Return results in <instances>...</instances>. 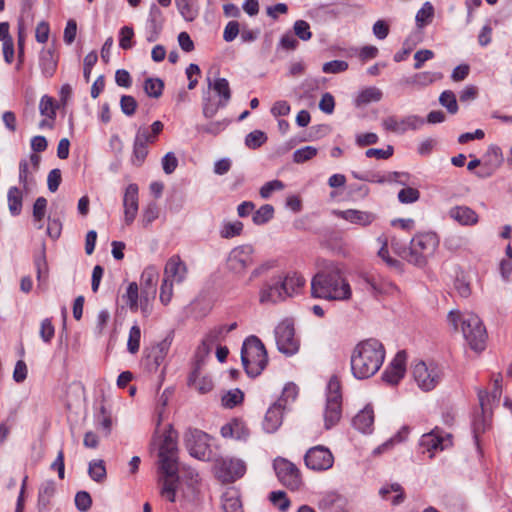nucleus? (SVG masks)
<instances>
[{"instance_id":"23","label":"nucleus","mask_w":512,"mask_h":512,"mask_svg":"<svg viewBox=\"0 0 512 512\" xmlns=\"http://www.w3.org/2000/svg\"><path fill=\"white\" fill-rule=\"evenodd\" d=\"M124 222L131 225L138 213V186L131 183L127 186L123 197Z\"/></svg>"},{"instance_id":"3","label":"nucleus","mask_w":512,"mask_h":512,"mask_svg":"<svg viewBox=\"0 0 512 512\" xmlns=\"http://www.w3.org/2000/svg\"><path fill=\"white\" fill-rule=\"evenodd\" d=\"M385 359L383 344L377 339L358 343L351 355V371L357 379H367L376 374Z\"/></svg>"},{"instance_id":"15","label":"nucleus","mask_w":512,"mask_h":512,"mask_svg":"<svg viewBox=\"0 0 512 512\" xmlns=\"http://www.w3.org/2000/svg\"><path fill=\"white\" fill-rule=\"evenodd\" d=\"M273 467L279 481L291 490H296L301 484L300 471L295 464L285 458L278 457Z\"/></svg>"},{"instance_id":"45","label":"nucleus","mask_w":512,"mask_h":512,"mask_svg":"<svg viewBox=\"0 0 512 512\" xmlns=\"http://www.w3.org/2000/svg\"><path fill=\"white\" fill-rule=\"evenodd\" d=\"M145 93L152 98H159L164 89V82L160 78H147L143 85Z\"/></svg>"},{"instance_id":"33","label":"nucleus","mask_w":512,"mask_h":512,"mask_svg":"<svg viewBox=\"0 0 512 512\" xmlns=\"http://www.w3.org/2000/svg\"><path fill=\"white\" fill-rule=\"evenodd\" d=\"M374 423V412L369 406L361 410L354 418V427L362 433H370Z\"/></svg>"},{"instance_id":"46","label":"nucleus","mask_w":512,"mask_h":512,"mask_svg":"<svg viewBox=\"0 0 512 512\" xmlns=\"http://www.w3.org/2000/svg\"><path fill=\"white\" fill-rule=\"evenodd\" d=\"M274 217V207L270 204L262 205L252 216L255 225H264Z\"/></svg>"},{"instance_id":"61","label":"nucleus","mask_w":512,"mask_h":512,"mask_svg":"<svg viewBox=\"0 0 512 512\" xmlns=\"http://www.w3.org/2000/svg\"><path fill=\"white\" fill-rule=\"evenodd\" d=\"M242 231H243V223L240 221H234V222L226 223L223 226V228L220 232V235L222 238L229 239V238L239 236L242 233Z\"/></svg>"},{"instance_id":"34","label":"nucleus","mask_w":512,"mask_h":512,"mask_svg":"<svg viewBox=\"0 0 512 512\" xmlns=\"http://www.w3.org/2000/svg\"><path fill=\"white\" fill-rule=\"evenodd\" d=\"M163 127L164 125L161 121H155L149 128L144 126L139 127L135 137L147 145L152 144L162 132Z\"/></svg>"},{"instance_id":"50","label":"nucleus","mask_w":512,"mask_h":512,"mask_svg":"<svg viewBox=\"0 0 512 512\" xmlns=\"http://www.w3.org/2000/svg\"><path fill=\"white\" fill-rule=\"evenodd\" d=\"M392 492L397 493V495L392 499L393 505H398L404 501V492L401 485L398 483L383 486L380 489L379 494L381 495L382 498L388 499V495Z\"/></svg>"},{"instance_id":"57","label":"nucleus","mask_w":512,"mask_h":512,"mask_svg":"<svg viewBox=\"0 0 512 512\" xmlns=\"http://www.w3.org/2000/svg\"><path fill=\"white\" fill-rule=\"evenodd\" d=\"M439 102L451 114H455L458 111V104H457L456 96L450 90H446L441 93V95L439 97Z\"/></svg>"},{"instance_id":"25","label":"nucleus","mask_w":512,"mask_h":512,"mask_svg":"<svg viewBox=\"0 0 512 512\" xmlns=\"http://www.w3.org/2000/svg\"><path fill=\"white\" fill-rule=\"evenodd\" d=\"M333 213L338 218L362 227L370 225L376 219V215L374 213L357 209L335 210Z\"/></svg>"},{"instance_id":"27","label":"nucleus","mask_w":512,"mask_h":512,"mask_svg":"<svg viewBox=\"0 0 512 512\" xmlns=\"http://www.w3.org/2000/svg\"><path fill=\"white\" fill-rule=\"evenodd\" d=\"M502 394V388L499 379H495L494 387L491 392L479 390V404L484 415L491 413L492 407L498 405Z\"/></svg>"},{"instance_id":"42","label":"nucleus","mask_w":512,"mask_h":512,"mask_svg":"<svg viewBox=\"0 0 512 512\" xmlns=\"http://www.w3.org/2000/svg\"><path fill=\"white\" fill-rule=\"evenodd\" d=\"M176 6L186 21H193L198 15L195 0H175Z\"/></svg>"},{"instance_id":"51","label":"nucleus","mask_w":512,"mask_h":512,"mask_svg":"<svg viewBox=\"0 0 512 512\" xmlns=\"http://www.w3.org/2000/svg\"><path fill=\"white\" fill-rule=\"evenodd\" d=\"M148 155V145L135 137L133 144L132 163L141 166Z\"/></svg>"},{"instance_id":"40","label":"nucleus","mask_w":512,"mask_h":512,"mask_svg":"<svg viewBox=\"0 0 512 512\" xmlns=\"http://www.w3.org/2000/svg\"><path fill=\"white\" fill-rule=\"evenodd\" d=\"M222 507L224 512H244L236 491H229L223 495Z\"/></svg>"},{"instance_id":"26","label":"nucleus","mask_w":512,"mask_h":512,"mask_svg":"<svg viewBox=\"0 0 512 512\" xmlns=\"http://www.w3.org/2000/svg\"><path fill=\"white\" fill-rule=\"evenodd\" d=\"M284 409V404L281 402H275L268 408L262 424L265 432L274 433L279 429L282 425Z\"/></svg>"},{"instance_id":"6","label":"nucleus","mask_w":512,"mask_h":512,"mask_svg":"<svg viewBox=\"0 0 512 512\" xmlns=\"http://www.w3.org/2000/svg\"><path fill=\"white\" fill-rule=\"evenodd\" d=\"M438 245L439 239L435 233H419L411 239L409 248L404 249L400 256L408 263L422 267Z\"/></svg>"},{"instance_id":"54","label":"nucleus","mask_w":512,"mask_h":512,"mask_svg":"<svg viewBox=\"0 0 512 512\" xmlns=\"http://www.w3.org/2000/svg\"><path fill=\"white\" fill-rule=\"evenodd\" d=\"M47 200L44 197H38L33 205V220L37 223V228L43 227L42 221L46 214Z\"/></svg>"},{"instance_id":"17","label":"nucleus","mask_w":512,"mask_h":512,"mask_svg":"<svg viewBox=\"0 0 512 512\" xmlns=\"http://www.w3.org/2000/svg\"><path fill=\"white\" fill-rule=\"evenodd\" d=\"M185 445L191 456L204 460L209 457V435L198 429H189L185 434Z\"/></svg>"},{"instance_id":"32","label":"nucleus","mask_w":512,"mask_h":512,"mask_svg":"<svg viewBox=\"0 0 512 512\" xmlns=\"http://www.w3.org/2000/svg\"><path fill=\"white\" fill-rule=\"evenodd\" d=\"M208 91L213 90L219 97L220 105H227L231 99V89L226 78H216L211 80L207 78Z\"/></svg>"},{"instance_id":"59","label":"nucleus","mask_w":512,"mask_h":512,"mask_svg":"<svg viewBox=\"0 0 512 512\" xmlns=\"http://www.w3.org/2000/svg\"><path fill=\"white\" fill-rule=\"evenodd\" d=\"M267 140V136L263 131L254 130L245 138V145L250 149H256L262 146Z\"/></svg>"},{"instance_id":"19","label":"nucleus","mask_w":512,"mask_h":512,"mask_svg":"<svg viewBox=\"0 0 512 512\" xmlns=\"http://www.w3.org/2000/svg\"><path fill=\"white\" fill-rule=\"evenodd\" d=\"M172 344V336L167 335L163 340L147 349L145 365L150 372H156L164 363Z\"/></svg>"},{"instance_id":"52","label":"nucleus","mask_w":512,"mask_h":512,"mask_svg":"<svg viewBox=\"0 0 512 512\" xmlns=\"http://www.w3.org/2000/svg\"><path fill=\"white\" fill-rule=\"evenodd\" d=\"M39 110L42 116L55 120L56 117V105L52 97L44 95L40 99Z\"/></svg>"},{"instance_id":"36","label":"nucleus","mask_w":512,"mask_h":512,"mask_svg":"<svg viewBox=\"0 0 512 512\" xmlns=\"http://www.w3.org/2000/svg\"><path fill=\"white\" fill-rule=\"evenodd\" d=\"M158 278L159 272L155 266L146 267L140 277V291L156 293Z\"/></svg>"},{"instance_id":"10","label":"nucleus","mask_w":512,"mask_h":512,"mask_svg":"<svg viewBox=\"0 0 512 512\" xmlns=\"http://www.w3.org/2000/svg\"><path fill=\"white\" fill-rule=\"evenodd\" d=\"M452 445V435L438 427L423 434L419 442L421 452L428 453L429 458H433L436 452L448 449Z\"/></svg>"},{"instance_id":"58","label":"nucleus","mask_w":512,"mask_h":512,"mask_svg":"<svg viewBox=\"0 0 512 512\" xmlns=\"http://www.w3.org/2000/svg\"><path fill=\"white\" fill-rule=\"evenodd\" d=\"M159 216V208L156 203H149L142 212L141 224L143 227H148Z\"/></svg>"},{"instance_id":"41","label":"nucleus","mask_w":512,"mask_h":512,"mask_svg":"<svg viewBox=\"0 0 512 512\" xmlns=\"http://www.w3.org/2000/svg\"><path fill=\"white\" fill-rule=\"evenodd\" d=\"M226 106L227 105H220L219 100L216 101L212 99L209 91L203 94L202 112L205 118L214 117L219 109L224 108Z\"/></svg>"},{"instance_id":"38","label":"nucleus","mask_w":512,"mask_h":512,"mask_svg":"<svg viewBox=\"0 0 512 512\" xmlns=\"http://www.w3.org/2000/svg\"><path fill=\"white\" fill-rule=\"evenodd\" d=\"M56 491V485L53 480H47L43 482L39 488L38 493V508L39 512L46 509L50 503L51 498L54 496Z\"/></svg>"},{"instance_id":"63","label":"nucleus","mask_w":512,"mask_h":512,"mask_svg":"<svg viewBox=\"0 0 512 512\" xmlns=\"http://www.w3.org/2000/svg\"><path fill=\"white\" fill-rule=\"evenodd\" d=\"M285 188V185L280 180H272L269 182H266L259 190V194L261 198L268 199L273 192L275 191H281Z\"/></svg>"},{"instance_id":"60","label":"nucleus","mask_w":512,"mask_h":512,"mask_svg":"<svg viewBox=\"0 0 512 512\" xmlns=\"http://www.w3.org/2000/svg\"><path fill=\"white\" fill-rule=\"evenodd\" d=\"M244 399V394L240 389H233L228 391L222 397V404L226 408H233L240 404Z\"/></svg>"},{"instance_id":"47","label":"nucleus","mask_w":512,"mask_h":512,"mask_svg":"<svg viewBox=\"0 0 512 512\" xmlns=\"http://www.w3.org/2000/svg\"><path fill=\"white\" fill-rule=\"evenodd\" d=\"M434 16V7L430 2H425L420 10H418L415 20L417 27L422 28L431 23Z\"/></svg>"},{"instance_id":"30","label":"nucleus","mask_w":512,"mask_h":512,"mask_svg":"<svg viewBox=\"0 0 512 512\" xmlns=\"http://www.w3.org/2000/svg\"><path fill=\"white\" fill-rule=\"evenodd\" d=\"M57 63L58 59L54 48H43L40 51L39 66L44 77L49 78L54 75L57 69Z\"/></svg>"},{"instance_id":"18","label":"nucleus","mask_w":512,"mask_h":512,"mask_svg":"<svg viewBox=\"0 0 512 512\" xmlns=\"http://www.w3.org/2000/svg\"><path fill=\"white\" fill-rule=\"evenodd\" d=\"M285 288L278 275H273L265 281L259 291V302L263 305L276 304L287 299Z\"/></svg>"},{"instance_id":"22","label":"nucleus","mask_w":512,"mask_h":512,"mask_svg":"<svg viewBox=\"0 0 512 512\" xmlns=\"http://www.w3.org/2000/svg\"><path fill=\"white\" fill-rule=\"evenodd\" d=\"M407 355L405 351H399L389 366L382 374L383 381L396 385L404 377L406 371Z\"/></svg>"},{"instance_id":"37","label":"nucleus","mask_w":512,"mask_h":512,"mask_svg":"<svg viewBox=\"0 0 512 512\" xmlns=\"http://www.w3.org/2000/svg\"><path fill=\"white\" fill-rule=\"evenodd\" d=\"M8 209L12 216L21 214L23 206V192L16 186L10 187L7 193Z\"/></svg>"},{"instance_id":"28","label":"nucleus","mask_w":512,"mask_h":512,"mask_svg":"<svg viewBox=\"0 0 512 512\" xmlns=\"http://www.w3.org/2000/svg\"><path fill=\"white\" fill-rule=\"evenodd\" d=\"M277 275L281 280L283 288H285V295L287 298L298 294L306 282L305 278L301 274L294 271L279 273Z\"/></svg>"},{"instance_id":"48","label":"nucleus","mask_w":512,"mask_h":512,"mask_svg":"<svg viewBox=\"0 0 512 512\" xmlns=\"http://www.w3.org/2000/svg\"><path fill=\"white\" fill-rule=\"evenodd\" d=\"M318 153V149L314 146H305L294 151L292 155L293 162L303 164L313 159Z\"/></svg>"},{"instance_id":"62","label":"nucleus","mask_w":512,"mask_h":512,"mask_svg":"<svg viewBox=\"0 0 512 512\" xmlns=\"http://www.w3.org/2000/svg\"><path fill=\"white\" fill-rule=\"evenodd\" d=\"M420 192L416 188L406 187L398 192V200L402 204H411L418 201Z\"/></svg>"},{"instance_id":"31","label":"nucleus","mask_w":512,"mask_h":512,"mask_svg":"<svg viewBox=\"0 0 512 512\" xmlns=\"http://www.w3.org/2000/svg\"><path fill=\"white\" fill-rule=\"evenodd\" d=\"M221 435L224 438L245 440L249 436V430L241 420L234 419L221 427Z\"/></svg>"},{"instance_id":"16","label":"nucleus","mask_w":512,"mask_h":512,"mask_svg":"<svg viewBox=\"0 0 512 512\" xmlns=\"http://www.w3.org/2000/svg\"><path fill=\"white\" fill-rule=\"evenodd\" d=\"M425 123V120L418 115H408L403 118L391 115L385 117L381 125L384 130L395 134H404L408 130H418Z\"/></svg>"},{"instance_id":"44","label":"nucleus","mask_w":512,"mask_h":512,"mask_svg":"<svg viewBox=\"0 0 512 512\" xmlns=\"http://www.w3.org/2000/svg\"><path fill=\"white\" fill-rule=\"evenodd\" d=\"M441 76L437 73L432 72H420L416 73L410 78L405 80L406 84L416 85V86H427L433 83L435 80L439 79Z\"/></svg>"},{"instance_id":"9","label":"nucleus","mask_w":512,"mask_h":512,"mask_svg":"<svg viewBox=\"0 0 512 512\" xmlns=\"http://www.w3.org/2000/svg\"><path fill=\"white\" fill-rule=\"evenodd\" d=\"M412 374L418 387L423 391L433 390L442 378L441 370L437 365H427L424 361L414 364Z\"/></svg>"},{"instance_id":"20","label":"nucleus","mask_w":512,"mask_h":512,"mask_svg":"<svg viewBox=\"0 0 512 512\" xmlns=\"http://www.w3.org/2000/svg\"><path fill=\"white\" fill-rule=\"evenodd\" d=\"M503 163V154L501 149L496 145L488 147L482 158V168L476 172L480 178H487L493 175Z\"/></svg>"},{"instance_id":"11","label":"nucleus","mask_w":512,"mask_h":512,"mask_svg":"<svg viewBox=\"0 0 512 512\" xmlns=\"http://www.w3.org/2000/svg\"><path fill=\"white\" fill-rule=\"evenodd\" d=\"M214 472L221 482L230 483L245 474L246 465L240 459L221 457L215 461Z\"/></svg>"},{"instance_id":"53","label":"nucleus","mask_w":512,"mask_h":512,"mask_svg":"<svg viewBox=\"0 0 512 512\" xmlns=\"http://www.w3.org/2000/svg\"><path fill=\"white\" fill-rule=\"evenodd\" d=\"M155 292L140 291L138 300V309L141 310L144 317H148L152 312V302L155 299Z\"/></svg>"},{"instance_id":"24","label":"nucleus","mask_w":512,"mask_h":512,"mask_svg":"<svg viewBox=\"0 0 512 512\" xmlns=\"http://www.w3.org/2000/svg\"><path fill=\"white\" fill-rule=\"evenodd\" d=\"M188 274V268L180 256L173 255L170 257L164 268V279L176 282L178 284L184 282Z\"/></svg>"},{"instance_id":"43","label":"nucleus","mask_w":512,"mask_h":512,"mask_svg":"<svg viewBox=\"0 0 512 512\" xmlns=\"http://www.w3.org/2000/svg\"><path fill=\"white\" fill-rule=\"evenodd\" d=\"M139 298V286L136 282H131L126 289V293L123 295V299L132 312L138 311Z\"/></svg>"},{"instance_id":"7","label":"nucleus","mask_w":512,"mask_h":512,"mask_svg":"<svg viewBox=\"0 0 512 512\" xmlns=\"http://www.w3.org/2000/svg\"><path fill=\"white\" fill-rule=\"evenodd\" d=\"M342 416L341 386L337 377H331L327 385V397L324 410V426L329 430L334 427Z\"/></svg>"},{"instance_id":"55","label":"nucleus","mask_w":512,"mask_h":512,"mask_svg":"<svg viewBox=\"0 0 512 512\" xmlns=\"http://www.w3.org/2000/svg\"><path fill=\"white\" fill-rule=\"evenodd\" d=\"M140 340H141V329L139 325L135 324L130 328L128 341H127V350L131 354H136L140 348Z\"/></svg>"},{"instance_id":"35","label":"nucleus","mask_w":512,"mask_h":512,"mask_svg":"<svg viewBox=\"0 0 512 512\" xmlns=\"http://www.w3.org/2000/svg\"><path fill=\"white\" fill-rule=\"evenodd\" d=\"M383 97V92L381 89L375 86H369L364 89H362L356 99H355V105L357 107H362L365 105H368L372 102H379Z\"/></svg>"},{"instance_id":"13","label":"nucleus","mask_w":512,"mask_h":512,"mask_svg":"<svg viewBox=\"0 0 512 512\" xmlns=\"http://www.w3.org/2000/svg\"><path fill=\"white\" fill-rule=\"evenodd\" d=\"M304 462L308 469L313 471H326L332 468L334 456L329 448L317 445L307 450Z\"/></svg>"},{"instance_id":"49","label":"nucleus","mask_w":512,"mask_h":512,"mask_svg":"<svg viewBox=\"0 0 512 512\" xmlns=\"http://www.w3.org/2000/svg\"><path fill=\"white\" fill-rule=\"evenodd\" d=\"M89 476L96 482H103L106 479V468L103 460H93L89 463Z\"/></svg>"},{"instance_id":"2","label":"nucleus","mask_w":512,"mask_h":512,"mask_svg":"<svg viewBox=\"0 0 512 512\" xmlns=\"http://www.w3.org/2000/svg\"><path fill=\"white\" fill-rule=\"evenodd\" d=\"M311 293L315 298L344 301L352 295L351 287L336 264H329L319 271L311 281Z\"/></svg>"},{"instance_id":"5","label":"nucleus","mask_w":512,"mask_h":512,"mask_svg":"<svg viewBox=\"0 0 512 512\" xmlns=\"http://www.w3.org/2000/svg\"><path fill=\"white\" fill-rule=\"evenodd\" d=\"M241 361L245 372L250 377H257L268 363V355L262 341L257 336H249L241 348Z\"/></svg>"},{"instance_id":"21","label":"nucleus","mask_w":512,"mask_h":512,"mask_svg":"<svg viewBox=\"0 0 512 512\" xmlns=\"http://www.w3.org/2000/svg\"><path fill=\"white\" fill-rule=\"evenodd\" d=\"M41 157L32 153L29 160L23 159L19 163V182L25 192H29L34 185L33 173L39 168Z\"/></svg>"},{"instance_id":"1","label":"nucleus","mask_w":512,"mask_h":512,"mask_svg":"<svg viewBox=\"0 0 512 512\" xmlns=\"http://www.w3.org/2000/svg\"><path fill=\"white\" fill-rule=\"evenodd\" d=\"M159 443V465L160 470L165 474L162 480L161 495L170 502H175L178 483V449L176 435L171 426L165 427Z\"/></svg>"},{"instance_id":"12","label":"nucleus","mask_w":512,"mask_h":512,"mask_svg":"<svg viewBox=\"0 0 512 512\" xmlns=\"http://www.w3.org/2000/svg\"><path fill=\"white\" fill-rule=\"evenodd\" d=\"M275 341L278 350L288 356L299 349V341L295 337L294 326L289 320L280 322L275 328Z\"/></svg>"},{"instance_id":"4","label":"nucleus","mask_w":512,"mask_h":512,"mask_svg":"<svg viewBox=\"0 0 512 512\" xmlns=\"http://www.w3.org/2000/svg\"><path fill=\"white\" fill-rule=\"evenodd\" d=\"M447 319L455 330L458 328V322L461 323L463 336L471 349L484 350L487 333L481 319L476 314H461L459 311L452 310L448 313Z\"/></svg>"},{"instance_id":"29","label":"nucleus","mask_w":512,"mask_h":512,"mask_svg":"<svg viewBox=\"0 0 512 512\" xmlns=\"http://www.w3.org/2000/svg\"><path fill=\"white\" fill-rule=\"evenodd\" d=\"M448 215L451 219L456 221L462 226H473L479 220L478 214L468 206H455L452 207Z\"/></svg>"},{"instance_id":"56","label":"nucleus","mask_w":512,"mask_h":512,"mask_svg":"<svg viewBox=\"0 0 512 512\" xmlns=\"http://www.w3.org/2000/svg\"><path fill=\"white\" fill-rule=\"evenodd\" d=\"M34 263L39 285L46 283L49 269L44 253L36 257Z\"/></svg>"},{"instance_id":"39","label":"nucleus","mask_w":512,"mask_h":512,"mask_svg":"<svg viewBox=\"0 0 512 512\" xmlns=\"http://www.w3.org/2000/svg\"><path fill=\"white\" fill-rule=\"evenodd\" d=\"M188 384L201 394H206L213 389L212 380L209 377H200L198 370L191 373Z\"/></svg>"},{"instance_id":"14","label":"nucleus","mask_w":512,"mask_h":512,"mask_svg":"<svg viewBox=\"0 0 512 512\" xmlns=\"http://www.w3.org/2000/svg\"><path fill=\"white\" fill-rule=\"evenodd\" d=\"M358 285L361 290L368 292L374 297L391 293L396 289L391 281L387 280L379 274L368 272L361 273L359 275Z\"/></svg>"},{"instance_id":"64","label":"nucleus","mask_w":512,"mask_h":512,"mask_svg":"<svg viewBox=\"0 0 512 512\" xmlns=\"http://www.w3.org/2000/svg\"><path fill=\"white\" fill-rule=\"evenodd\" d=\"M133 37H134V30L132 27H130V26L122 27L119 32V46L124 50H128V49L132 48Z\"/></svg>"},{"instance_id":"8","label":"nucleus","mask_w":512,"mask_h":512,"mask_svg":"<svg viewBox=\"0 0 512 512\" xmlns=\"http://www.w3.org/2000/svg\"><path fill=\"white\" fill-rule=\"evenodd\" d=\"M254 262L255 250L253 246L244 244L230 251L227 258V268L231 273L242 276Z\"/></svg>"}]
</instances>
